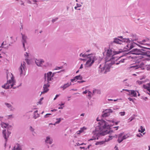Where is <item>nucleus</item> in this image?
<instances>
[{"label":"nucleus","mask_w":150,"mask_h":150,"mask_svg":"<svg viewBox=\"0 0 150 150\" xmlns=\"http://www.w3.org/2000/svg\"><path fill=\"white\" fill-rule=\"evenodd\" d=\"M45 83L43 87V91L41 92V93L42 94L47 92L49 90L48 88L50 86V85L49 84V83L46 82V83H45Z\"/></svg>","instance_id":"9b49d317"},{"label":"nucleus","mask_w":150,"mask_h":150,"mask_svg":"<svg viewBox=\"0 0 150 150\" xmlns=\"http://www.w3.org/2000/svg\"><path fill=\"white\" fill-rule=\"evenodd\" d=\"M136 44L137 45H138V46L139 47H140L143 48V49H144H144H149V50H150V48H148L146 47L150 46V44H148V45H146V46H144V45L142 46V45H140L138 44L137 43H136Z\"/></svg>","instance_id":"a211bd4d"},{"label":"nucleus","mask_w":150,"mask_h":150,"mask_svg":"<svg viewBox=\"0 0 150 150\" xmlns=\"http://www.w3.org/2000/svg\"><path fill=\"white\" fill-rule=\"evenodd\" d=\"M146 40H143L142 41H140L139 42H138L140 45L146 46L148 45L147 44H145L144 43L146 42Z\"/></svg>","instance_id":"b1692460"},{"label":"nucleus","mask_w":150,"mask_h":150,"mask_svg":"<svg viewBox=\"0 0 150 150\" xmlns=\"http://www.w3.org/2000/svg\"><path fill=\"white\" fill-rule=\"evenodd\" d=\"M25 60L26 62L28 64H30V60H29L28 59V58H27V57L25 58Z\"/></svg>","instance_id":"c9c22d12"},{"label":"nucleus","mask_w":150,"mask_h":150,"mask_svg":"<svg viewBox=\"0 0 150 150\" xmlns=\"http://www.w3.org/2000/svg\"><path fill=\"white\" fill-rule=\"evenodd\" d=\"M88 91L86 90L85 91H83V94H85L86 93H88Z\"/></svg>","instance_id":"4d7b16f0"},{"label":"nucleus","mask_w":150,"mask_h":150,"mask_svg":"<svg viewBox=\"0 0 150 150\" xmlns=\"http://www.w3.org/2000/svg\"><path fill=\"white\" fill-rule=\"evenodd\" d=\"M56 120H57V121L55 122V124H58L60 123V122L61 121V118H57L56 119Z\"/></svg>","instance_id":"72a5a7b5"},{"label":"nucleus","mask_w":150,"mask_h":150,"mask_svg":"<svg viewBox=\"0 0 150 150\" xmlns=\"http://www.w3.org/2000/svg\"><path fill=\"white\" fill-rule=\"evenodd\" d=\"M105 111L108 113H112L113 112L112 110L110 109H108L105 110Z\"/></svg>","instance_id":"2f4dec72"},{"label":"nucleus","mask_w":150,"mask_h":150,"mask_svg":"<svg viewBox=\"0 0 150 150\" xmlns=\"http://www.w3.org/2000/svg\"><path fill=\"white\" fill-rule=\"evenodd\" d=\"M26 64L25 62H23L21 63V65L19 68V71L20 72V74L21 76L24 75L25 73V68Z\"/></svg>","instance_id":"1a4fd4ad"},{"label":"nucleus","mask_w":150,"mask_h":150,"mask_svg":"<svg viewBox=\"0 0 150 150\" xmlns=\"http://www.w3.org/2000/svg\"><path fill=\"white\" fill-rule=\"evenodd\" d=\"M123 133H120L119 134H118V138H120V137L123 135Z\"/></svg>","instance_id":"49530a36"},{"label":"nucleus","mask_w":150,"mask_h":150,"mask_svg":"<svg viewBox=\"0 0 150 150\" xmlns=\"http://www.w3.org/2000/svg\"><path fill=\"white\" fill-rule=\"evenodd\" d=\"M7 117L8 119H10L11 118H13V115H8L7 116Z\"/></svg>","instance_id":"e433bc0d"},{"label":"nucleus","mask_w":150,"mask_h":150,"mask_svg":"<svg viewBox=\"0 0 150 150\" xmlns=\"http://www.w3.org/2000/svg\"><path fill=\"white\" fill-rule=\"evenodd\" d=\"M24 55L25 57V58H27H27H28L29 55L28 54L27 52H26L25 53V54Z\"/></svg>","instance_id":"09e8293b"},{"label":"nucleus","mask_w":150,"mask_h":150,"mask_svg":"<svg viewBox=\"0 0 150 150\" xmlns=\"http://www.w3.org/2000/svg\"><path fill=\"white\" fill-rule=\"evenodd\" d=\"M77 7H79L81 6V5L80 4H76Z\"/></svg>","instance_id":"13d9d810"},{"label":"nucleus","mask_w":150,"mask_h":150,"mask_svg":"<svg viewBox=\"0 0 150 150\" xmlns=\"http://www.w3.org/2000/svg\"><path fill=\"white\" fill-rule=\"evenodd\" d=\"M109 115H110L109 113H108L106 112L102 114V116L103 117H108Z\"/></svg>","instance_id":"c756f323"},{"label":"nucleus","mask_w":150,"mask_h":150,"mask_svg":"<svg viewBox=\"0 0 150 150\" xmlns=\"http://www.w3.org/2000/svg\"><path fill=\"white\" fill-rule=\"evenodd\" d=\"M13 150H21V149L19 144H17L13 147Z\"/></svg>","instance_id":"4be33fe9"},{"label":"nucleus","mask_w":150,"mask_h":150,"mask_svg":"<svg viewBox=\"0 0 150 150\" xmlns=\"http://www.w3.org/2000/svg\"><path fill=\"white\" fill-rule=\"evenodd\" d=\"M123 140L122 139V138L121 139H120V138H118V139H117V141L119 143H120L121 142H122Z\"/></svg>","instance_id":"4c0bfd02"},{"label":"nucleus","mask_w":150,"mask_h":150,"mask_svg":"<svg viewBox=\"0 0 150 150\" xmlns=\"http://www.w3.org/2000/svg\"><path fill=\"white\" fill-rule=\"evenodd\" d=\"M137 82L138 84L139 85L142 84L144 83L143 81H137Z\"/></svg>","instance_id":"f704fd0d"},{"label":"nucleus","mask_w":150,"mask_h":150,"mask_svg":"<svg viewBox=\"0 0 150 150\" xmlns=\"http://www.w3.org/2000/svg\"><path fill=\"white\" fill-rule=\"evenodd\" d=\"M76 80V79L75 78V77L73 78V79H71V81L72 82H74V81H75Z\"/></svg>","instance_id":"5fc2aeb1"},{"label":"nucleus","mask_w":150,"mask_h":150,"mask_svg":"<svg viewBox=\"0 0 150 150\" xmlns=\"http://www.w3.org/2000/svg\"><path fill=\"white\" fill-rule=\"evenodd\" d=\"M29 129H30V130L31 131V132H33L34 131V128H33L31 126H30V128H29Z\"/></svg>","instance_id":"79ce46f5"},{"label":"nucleus","mask_w":150,"mask_h":150,"mask_svg":"<svg viewBox=\"0 0 150 150\" xmlns=\"http://www.w3.org/2000/svg\"><path fill=\"white\" fill-rule=\"evenodd\" d=\"M106 54H107V53ZM115 54H115L113 55L114 57L116 59L115 60H114V59H112L109 61H107L106 60L107 56H106L105 59V64L104 65L100 64V65L98 70L99 72L102 73L105 70L104 73L106 74L107 72L109 71L110 69L112 64L115 63V64L116 65H118L120 63L119 62V61L118 62H116V63L115 62V61H116L117 59L115 57Z\"/></svg>","instance_id":"7ed1b4c3"},{"label":"nucleus","mask_w":150,"mask_h":150,"mask_svg":"<svg viewBox=\"0 0 150 150\" xmlns=\"http://www.w3.org/2000/svg\"><path fill=\"white\" fill-rule=\"evenodd\" d=\"M75 78L76 80H82V77L81 76V75H79L78 76H77L75 77Z\"/></svg>","instance_id":"bb28decb"},{"label":"nucleus","mask_w":150,"mask_h":150,"mask_svg":"<svg viewBox=\"0 0 150 150\" xmlns=\"http://www.w3.org/2000/svg\"><path fill=\"white\" fill-rule=\"evenodd\" d=\"M127 44L123 49L122 50H120L115 51L114 50V49H108L107 52V57L106 60L107 61H109L110 59H114L115 60V58L114 57L113 55L115 54H117L124 51H128L131 49L133 48L135 44L134 42H131L130 40V43L126 42Z\"/></svg>","instance_id":"f03ea898"},{"label":"nucleus","mask_w":150,"mask_h":150,"mask_svg":"<svg viewBox=\"0 0 150 150\" xmlns=\"http://www.w3.org/2000/svg\"><path fill=\"white\" fill-rule=\"evenodd\" d=\"M63 67L62 66H61L60 67H56L55 70H58L61 69H62Z\"/></svg>","instance_id":"ea45409f"},{"label":"nucleus","mask_w":150,"mask_h":150,"mask_svg":"<svg viewBox=\"0 0 150 150\" xmlns=\"http://www.w3.org/2000/svg\"><path fill=\"white\" fill-rule=\"evenodd\" d=\"M130 40L129 38H124L122 40H120L117 38H115L113 41L111 42L110 44L112 45L113 43H116L117 44H121V42H126L130 43Z\"/></svg>","instance_id":"0eeeda50"},{"label":"nucleus","mask_w":150,"mask_h":150,"mask_svg":"<svg viewBox=\"0 0 150 150\" xmlns=\"http://www.w3.org/2000/svg\"><path fill=\"white\" fill-rule=\"evenodd\" d=\"M83 132V128H81L80 130L76 132L77 134H79Z\"/></svg>","instance_id":"473e14b6"},{"label":"nucleus","mask_w":150,"mask_h":150,"mask_svg":"<svg viewBox=\"0 0 150 150\" xmlns=\"http://www.w3.org/2000/svg\"><path fill=\"white\" fill-rule=\"evenodd\" d=\"M144 49H138L137 48H134L132 49L131 51L133 54L139 55L143 54L144 52L143 51H144Z\"/></svg>","instance_id":"9d476101"},{"label":"nucleus","mask_w":150,"mask_h":150,"mask_svg":"<svg viewBox=\"0 0 150 150\" xmlns=\"http://www.w3.org/2000/svg\"><path fill=\"white\" fill-rule=\"evenodd\" d=\"M118 127L119 126H117L113 127L114 128H116V130L118 129Z\"/></svg>","instance_id":"e2e57ef3"},{"label":"nucleus","mask_w":150,"mask_h":150,"mask_svg":"<svg viewBox=\"0 0 150 150\" xmlns=\"http://www.w3.org/2000/svg\"><path fill=\"white\" fill-rule=\"evenodd\" d=\"M11 133V132H10L8 131L7 132L5 129H4L3 130V136L6 140V142L7 141V138L8 137ZM6 142L5 143V145H6Z\"/></svg>","instance_id":"f8f14e48"},{"label":"nucleus","mask_w":150,"mask_h":150,"mask_svg":"<svg viewBox=\"0 0 150 150\" xmlns=\"http://www.w3.org/2000/svg\"><path fill=\"white\" fill-rule=\"evenodd\" d=\"M128 137H127L126 135H125L122 137V139L124 140L127 138Z\"/></svg>","instance_id":"de8ad7c7"},{"label":"nucleus","mask_w":150,"mask_h":150,"mask_svg":"<svg viewBox=\"0 0 150 150\" xmlns=\"http://www.w3.org/2000/svg\"><path fill=\"white\" fill-rule=\"evenodd\" d=\"M83 68V64H81L80 67V68L79 69H82V68Z\"/></svg>","instance_id":"0e129e2a"},{"label":"nucleus","mask_w":150,"mask_h":150,"mask_svg":"<svg viewBox=\"0 0 150 150\" xmlns=\"http://www.w3.org/2000/svg\"><path fill=\"white\" fill-rule=\"evenodd\" d=\"M85 81H77V82L79 83H83V82H84Z\"/></svg>","instance_id":"bf43d9fd"},{"label":"nucleus","mask_w":150,"mask_h":150,"mask_svg":"<svg viewBox=\"0 0 150 150\" xmlns=\"http://www.w3.org/2000/svg\"><path fill=\"white\" fill-rule=\"evenodd\" d=\"M21 34L22 36V40L21 41L22 42L23 47L25 49V44L27 43V37L26 35L24 34H23L22 33H21Z\"/></svg>","instance_id":"4468645a"},{"label":"nucleus","mask_w":150,"mask_h":150,"mask_svg":"<svg viewBox=\"0 0 150 150\" xmlns=\"http://www.w3.org/2000/svg\"><path fill=\"white\" fill-rule=\"evenodd\" d=\"M71 82L68 83H67L65 84L63 86H61V88H63V90H64L66 88L69 87L70 85H71Z\"/></svg>","instance_id":"6ab92c4d"},{"label":"nucleus","mask_w":150,"mask_h":150,"mask_svg":"<svg viewBox=\"0 0 150 150\" xmlns=\"http://www.w3.org/2000/svg\"><path fill=\"white\" fill-rule=\"evenodd\" d=\"M58 19V18H55V19H53L52 20V23H54V22L56 21H57V19Z\"/></svg>","instance_id":"a18cd8bd"},{"label":"nucleus","mask_w":150,"mask_h":150,"mask_svg":"<svg viewBox=\"0 0 150 150\" xmlns=\"http://www.w3.org/2000/svg\"><path fill=\"white\" fill-rule=\"evenodd\" d=\"M52 72L50 71L47 74H45L44 75V78L45 79V82L50 83V81H52L53 79V77L52 76Z\"/></svg>","instance_id":"6e6552de"},{"label":"nucleus","mask_w":150,"mask_h":150,"mask_svg":"<svg viewBox=\"0 0 150 150\" xmlns=\"http://www.w3.org/2000/svg\"><path fill=\"white\" fill-rule=\"evenodd\" d=\"M140 130L139 129L138 132H141L142 133H143L145 130V129L143 128V127L141 126L140 127Z\"/></svg>","instance_id":"393cba45"},{"label":"nucleus","mask_w":150,"mask_h":150,"mask_svg":"<svg viewBox=\"0 0 150 150\" xmlns=\"http://www.w3.org/2000/svg\"><path fill=\"white\" fill-rule=\"evenodd\" d=\"M137 137H141V136H142V135L141 134H140V135H139L138 134H137Z\"/></svg>","instance_id":"052dcab7"},{"label":"nucleus","mask_w":150,"mask_h":150,"mask_svg":"<svg viewBox=\"0 0 150 150\" xmlns=\"http://www.w3.org/2000/svg\"><path fill=\"white\" fill-rule=\"evenodd\" d=\"M57 110V109H54L53 110H51V111L52 112H54V111H56Z\"/></svg>","instance_id":"680f3d73"},{"label":"nucleus","mask_w":150,"mask_h":150,"mask_svg":"<svg viewBox=\"0 0 150 150\" xmlns=\"http://www.w3.org/2000/svg\"><path fill=\"white\" fill-rule=\"evenodd\" d=\"M127 59L125 58L123 59H122L120 60V61H119V62L120 63H124V61L125 60H126Z\"/></svg>","instance_id":"a19ab883"},{"label":"nucleus","mask_w":150,"mask_h":150,"mask_svg":"<svg viewBox=\"0 0 150 150\" xmlns=\"http://www.w3.org/2000/svg\"><path fill=\"white\" fill-rule=\"evenodd\" d=\"M87 57V61L85 66L87 67H90L92 66L95 61L97 59V57L95 56H89Z\"/></svg>","instance_id":"423d86ee"},{"label":"nucleus","mask_w":150,"mask_h":150,"mask_svg":"<svg viewBox=\"0 0 150 150\" xmlns=\"http://www.w3.org/2000/svg\"><path fill=\"white\" fill-rule=\"evenodd\" d=\"M112 126L104 120H101L99 125L96 127L95 131L93 132V138L89 139L88 141L98 139L100 137L112 132L113 130L110 129V127Z\"/></svg>","instance_id":"f257e3e1"},{"label":"nucleus","mask_w":150,"mask_h":150,"mask_svg":"<svg viewBox=\"0 0 150 150\" xmlns=\"http://www.w3.org/2000/svg\"><path fill=\"white\" fill-rule=\"evenodd\" d=\"M88 96L91 97L92 93L91 91H88Z\"/></svg>","instance_id":"37998d69"},{"label":"nucleus","mask_w":150,"mask_h":150,"mask_svg":"<svg viewBox=\"0 0 150 150\" xmlns=\"http://www.w3.org/2000/svg\"><path fill=\"white\" fill-rule=\"evenodd\" d=\"M19 3H20V4L21 5H23L24 6H25L24 3L21 0V2H19Z\"/></svg>","instance_id":"8fccbe9b"},{"label":"nucleus","mask_w":150,"mask_h":150,"mask_svg":"<svg viewBox=\"0 0 150 150\" xmlns=\"http://www.w3.org/2000/svg\"><path fill=\"white\" fill-rule=\"evenodd\" d=\"M59 96V95H56L55 96V97L54 98V100H55L57 99V97H58Z\"/></svg>","instance_id":"6e6d98bb"},{"label":"nucleus","mask_w":150,"mask_h":150,"mask_svg":"<svg viewBox=\"0 0 150 150\" xmlns=\"http://www.w3.org/2000/svg\"><path fill=\"white\" fill-rule=\"evenodd\" d=\"M1 127H3L4 128H6L7 127H8V125L6 124L5 123H4V122H2L1 123Z\"/></svg>","instance_id":"cd10ccee"},{"label":"nucleus","mask_w":150,"mask_h":150,"mask_svg":"<svg viewBox=\"0 0 150 150\" xmlns=\"http://www.w3.org/2000/svg\"><path fill=\"white\" fill-rule=\"evenodd\" d=\"M123 91H127L129 93H130V91H131V90H129L128 89H123L122 90Z\"/></svg>","instance_id":"3c124183"},{"label":"nucleus","mask_w":150,"mask_h":150,"mask_svg":"<svg viewBox=\"0 0 150 150\" xmlns=\"http://www.w3.org/2000/svg\"><path fill=\"white\" fill-rule=\"evenodd\" d=\"M129 95H132V96L134 97H137V93L136 91L132 90H131L130 93H129Z\"/></svg>","instance_id":"412c9836"},{"label":"nucleus","mask_w":150,"mask_h":150,"mask_svg":"<svg viewBox=\"0 0 150 150\" xmlns=\"http://www.w3.org/2000/svg\"><path fill=\"white\" fill-rule=\"evenodd\" d=\"M146 69L150 71V64L147 65Z\"/></svg>","instance_id":"c03bdc74"},{"label":"nucleus","mask_w":150,"mask_h":150,"mask_svg":"<svg viewBox=\"0 0 150 150\" xmlns=\"http://www.w3.org/2000/svg\"><path fill=\"white\" fill-rule=\"evenodd\" d=\"M145 88H146L147 90L150 93H149L150 95V82L147 83L146 85L144 86Z\"/></svg>","instance_id":"5701e85b"},{"label":"nucleus","mask_w":150,"mask_h":150,"mask_svg":"<svg viewBox=\"0 0 150 150\" xmlns=\"http://www.w3.org/2000/svg\"><path fill=\"white\" fill-rule=\"evenodd\" d=\"M132 37L133 38H130L131 42H132V41H133L134 40H136L137 39V38L136 37V35H133ZM129 40H130V39Z\"/></svg>","instance_id":"c85d7f7f"},{"label":"nucleus","mask_w":150,"mask_h":150,"mask_svg":"<svg viewBox=\"0 0 150 150\" xmlns=\"http://www.w3.org/2000/svg\"><path fill=\"white\" fill-rule=\"evenodd\" d=\"M44 62L45 61L42 59H36L35 60V63L38 67H42Z\"/></svg>","instance_id":"ddd939ff"},{"label":"nucleus","mask_w":150,"mask_h":150,"mask_svg":"<svg viewBox=\"0 0 150 150\" xmlns=\"http://www.w3.org/2000/svg\"><path fill=\"white\" fill-rule=\"evenodd\" d=\"M90 55H91L90 54L87 55L86 54H83V53H81L80 54V56L84 58L87 57L88 56Z\"/></svg>","instance_id":"a878e982"},{"label":"nucleus","mask_w":150,"mask_h":150,"mask_svg":"<svg viewBox=\"0 0 150 150\" xmlns=\"http://www.w3.org/2000/svg\"><path fill=\"white\" fill-rule=\"evenodd\" d=\"M56 73H52V76L53 77V76H54L55 74Z\"/></svg>","instance_id":"774afa93"},{"label":"nucleus","mask_w":150,"mask_h":150,"mask_svg":"<svg viewBox=\"0 0 150 150\" xmlns=\"http://www.w3.org/2000/svg\"><path fill=\"white\" fill-rule=\"evenodd\" d=\"M45 142L46 144H51L53 142V139L50 136H47L45 140Z\"/></svg>","instance_id":"dca6fc26"},{"label":"nucleus","mask_w":150,"mask_h":150,"mask_svg":"<svg viewBox=\"0 0 150 150\" xmlns=\"http://www.w3.org/2000/svg\"><path fill=\"white\" fill-rule=\"evenodd\" d=\"M119 114L121 116H124L125 114V112H119Z\"/></svg>","instance_id":"58836bf2"},{"label":"nucleus","mask_w":150,"mask_h":150,"mask_svg":"<svg viewBox=\"0 0 150 150\" xmlns=\"http://www.w3.org/2000/svg\"><path fill=\"white\" fill-rule=\"evenodd\" d=\"M52 114L51 113H47L46 114L45 116H44V117L45 118H46L47 117V115H51Z\"/></svg>","instance_id":"603ef678"},{"label":"nucleus","mask_w":150,"mask_h":150,"mask_svg":"<svg viewBox=\"0 0 150 150\" xmlns=\"http://www.w3.org/2000/svg\"><path fill=\"white\" fill-rule=\"evenodd\" d=\"M5 105L6 106V107L10 110L11 111H13L15 108L10 104L7 103H4Z\"/></svg>","instance_id":"f3484780"},{"label":"nucleus","mask_w":150,"mask_h":150,"mask_svg":"<svg viewBox=\"0 0 150 150\" xmlns=\"http://www.w3.org/2000/svg\"><path fill=\"white\" fill-rule=\"evenodd\" d=\"M144 54L147 57L146 59L147 60L150 61V50L147 51L146 52H144Z\"/></svg>","instance_id":"aec40b11"},{"label":"nucleus","mask_w":150,"mask_h":150,"mask_svg":"<svg viewBox=\"0 0 150 150\" xmlns=\"http://www.w3.org/2000/svg\"><path fill=\"white\" fill-rule=\"evenodd\" d=\"M128 99L130 101H132V102H134L133 100L131 98L129 97L128 98Z\"/></svg>","instance_id":"864d4df0"},{"label":"nucleus","mask_w":150,"mask_h":150,"mask_svg":"<svg viewBox=\"0 0 150 150\" xmlns=\"http://www.w3.org/2000/svg\"><path fill=\"white\" fill-rule=\"evenodd\" d=\"M129 69H138L139 70H143L144 69V62L140 59L136 61L135 63L131 65L129 67Z\"/></svg>","instance_id":"39448f33"},{"label":"nucleus","mask_w":150,"mask_h":150,"mask_svg":"<svg viewBox=\"0 0 150 150\" xmlns=\"http://www.w3.org/2000/svg\"><path fill=\"white\" fill-rule=\"evenodd\" d=\"M112 136H109V138H108L107 140H106L105 141H101L100 142H97L95 144L96 145H101L104 143L105 142H107L108 141L112 139Z\"/></svg>","instance_id":"2eb2a0df"},{"label":"nucleus","mask_w":150,"mask_h":150,"mask_svg":"<svg viewBox=\"0 0 150 150\" xmlns=\"http://www.w3.org/2000/svg\"><path fill=\"white\" fill-rule=\"evenodd\" d=\"M39 117V114H38V113H37V114L34 113L33 117L35 119H36L37 118H38Z\"/></svg>","instance_id":"7c9ffc66"},{"label":"nucleus","mask_w":150,"mask_h":150,"mask_svg":"<svg viewBox=\"0 0 150 150\" xmlns=\"http://www.w3.org/2000/svg\"><path fill=\"white\" fill-rule=\"evenodd\" d=\"M107 121L108 122H114V121L113 120H107Z\"/></svg>","instance_id":"69168bd1"},{"label":"nucleus","mask_w":150,"mask_h":150,"mask_svg":"<svg viewBox=\"0 0 150 150\" xmlns=\"http://www.w3.org/2000/svg\"><path fill=\"white\" fill-rule=\"evenodd\" d=\"M11 74L12 75V76L11 77V79L7 81L6 83L2 86L1 87L2 88L6 89L11 88H13V89H15L18 88L21 85V83L19 85L13 86L14 85L16 86V81L14 79L13 77L12 74Z\"/></svg>","instance_id":"20e7f679"},{"label":"nucleus","mask_w":150,"mask_h":150,"mask_svg":"<svg viewBox=\"0 0 150 150\" xmlns=\"http://www.w3.org/2000/svg\"><path fill=\"white\" fill-rule=\"evenodd\" d=\"M119 122H120L119 121H117V122H115V125H117L118 124Z\"/></svg>","instance_id":"338daca9"}]
</instances>
